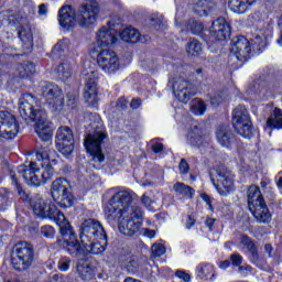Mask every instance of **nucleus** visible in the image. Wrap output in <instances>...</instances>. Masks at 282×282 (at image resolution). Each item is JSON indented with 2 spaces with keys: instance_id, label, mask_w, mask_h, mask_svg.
I'll list each match as a JSON object with an SVG mask.
<instances>
[{
  "instance_id": "obj_1",
  "label": "nucleus",
  "mask_w": 282,
  "mask_h": 282,
  "mask_svg": "<svg viewBox=\"0 0 282 282\" xmlns=\"http://www.w3.org/2000/svg\"><path fill=\"white\" fill-rule=\"evenodd\" d=\"M11 185L18 193V197L29 204L33 215L40 219H50L54 221L59 228L61 237L56 238L55 246L64 250L66 254L78 259V257H87L89 254H102L109 246V237L107 234L99 236L97 239H90V245L85 243L84 240L78 238L76 229L72 223L65 217V214L58 209L52 199H45L41 196H30V192L23 188V184L19 182L15 171H10Z\"/></svg>"
},
{
  "instance_id": "obj_2",
  "label": "nucleus",
  "mask_w": 282,
  "mask_h": 282,
  "mask_svg": "<svg viewBox=\"0 0 282 282\" xmlns=\"http://www.w3.org/2000/svg\"><path fill=\"white\" fill-rule=\"evenodd\" d=\"M120 187H112L109 189L113 195L108 202V206L105 208L107 219L116 221V219L122 218L124 213H130L127 217H123L119 224V232L123 237H133L137 232H140L142 228V213L139 207H132L133 204V192L132 191H120Z\"/></svg>"
},
{
  "instance_id": "obj_3",
  "label": "nucleus",
  "mask_w": 282,
  "mask_h": 282,
  "mask_svg": "<svg viewBox=\"0 0 282 282\" xmlns=\"http://www.w3.org/2000/svg\"><path fill=\"white\" fill-rule=\"evenodd\" d=\"M19 113L25 122H35V133L42 142H50L54 138L53 123L47 121V112L41 107L39 97L25 93L19 106Z\"/></svg>"
},
{
  "instance_id": "obj_4",
  "label": "nucleus",
  "mask_w": 282,
  "mask_h": 282,
  "mask_svg": "<svg viewBox=\"0 0 282 282\" xmlns=\"http://www.w3.org/2000/svg\"><path fill=\"white\" fill-rule=\"evenodd\" d=\"M35 158L36 161L31 162L29 165H19L17 171L28 186L39 188V186H44L47 182H52L54 173H56L54 166L58 164V160L51 159L50 154L43 150L36 151Z\"/></svg>"
},
{
  "instance_id": "obj_5",
  "label": "nucleus",
  "mask_w": 282,
  "mask_h": 282,
  "mask_svg": "<svg viewBox=\"0 0 282 282\" xmlns=\"http://www.w3.org/2000/svg\"><path fill=\"white\" fill-rule=\"evenodd\" d=\"M78 13L79 21L76 19V9L72 4L62 6L57 12L59 28L64 32H74L77 25L91 28L98 20V14H100V4L97 0H88V2L79 7Z\"/></svg>"
},
{
  "instance_id": "obj_6",
  "label": "nucleus",
  "mask_w": 282,
  "mask_h": 282,
  "mask_svg": "<svg viewBox=\"0 0 282 282\" xmlns=\"http://www.w3.org/2000/svg\"><path fill=\"white\" fill-rule=\"evenodd\" d=\"M271 41L272 33L270 31L256 35L251 44L246 36H236L230 42V52L236 56L237 61L246 63L250 58V54H252V47L256 52H265Z\"/></svg>"
},
{
  "instance_id": "obj_7",
  "label": "nucleus",
  "mask_w": 282,
  "mask_h": 282,
  "mask_svg": "<svg viewBox=\"0 0 282 282\" xmlns=\"http://www.w3.org/2000/svg\"><path fill=\"white\" fill-rule=\"evenodd\" d=\"M36 261V250L32 242L18 241L11 251L10 265L15 272H28Z\"/></svg>"
},
{
  "instance_id": "obj_8",
  "label": "nucleus",
  "mask_w": 282,
  "mask_h": 282,
  "mask_svg": "<svg viewBox=\"0 0 282 282\" xmlns=\"http://www.w3.org/2000/svg\"><path fill=\"white\" fill-rule=\"evenodd\" d=\"M248 209L258 224H270L272 214L268 208L265 198L261 193V188L257 185H251L247 189Z\"/></svg>"
},
{
  "instance_id": "obj_9",
  "label": "nucleus",
  "mask_w": 282,
  "mask_h": 282,
  "mask_svg": "<svg viewBox=\"0 0 282 282\" xmlns=\"http://www.w3.org/2000/svg\"><path fill=\"white\" fill-rule=\"evenodd\" d=\"M231 124L236 133L245 140H252L256 133L254 123L248 108L243 105H238L231 115Z\"/></svg>"
},
{
  "instance_id": "obj_10",
  "label": "nucleus",
  "mask_w": 282,
  "mask_h": 282,
  "mask_svg": "<svg viewBox=\"0 0 282 282\" xmlns=\"http://www.w3.org/2000/svg\"><path fill=\"white\" fill-rule=\"evenodd\" d=\"M109 135L107 132L95 130L93 133L87 134L84 140V148L86 153L90 155L93 169L100 171V164L105 162V153H102V143L107 140Z\"/></svg>"
},
{
  "instance_id": "obj_11",
  "label": "nucleus",
  "mask_w": 282,
  "mask_h": 282,
  "mask_svg": "<svg viewBox=\"0 0 282 282\" xmlns=\"http://www.w3.org/2000/svg\"><path fill=\"white\" fill-rule=\"evenodd\" d=\"M51 197L59 208H72L76 197L72 189V183L65 177L55 178L51 184Z\"/></svg>"
},
{
  "instance_id": "obj_12",
  "label": "nucleus",
  "mask_w": 282,
  "mask_h": 282,
  "mask_svg": "<svg viewBox=\"0 0 282 282\" xmlns=\"http://www.w3.org/2000/svg\"><path fill=\"white\" fill-rule=\"evenodd\" d=\"M230 34H232V26L226 20V18H218L213 21L210 28L207 30V34L203 35V41L208 47L219 43L221 41H229Z\"/></svg>"
},
{
  "instance_id": "obj_13",
  "label": "nucleus",
  "mask_w": 282,
  "mask_h": 282,
  "mask_svg": "<svg viewBox=\"0 0 282 282\" xmlns=\"http://www.w3.org/2000/svg\"><path fill=\"white\" fill-rule=\"evenodd\" d=\"M41 93L52 111L55 113L63 111V107H65V95L61 86L52 82H44L41 86Z\"/></svg>"
},
{
  "instance_id": "obj_14",
  "label": "nucleus",
  "mask_w": 282,
  "mask_h": 282,
  "mask_svg": "<svg viewBox=\"0 0 282 282\" xmlns=\"http://www.w3.org/2000/svg\"><path fill=\"white\" fill-rule=\"evenodd\" d=\"M209 177L213 186L218 191L219 195H227L232 191L234 181L232 177H230V171L226 165H215L209 171Z\"/></svg>"
},
{
  "instance_id": "obj_15",
  "label": "nucleus",
  "mask_w": 282,
  "mask_h": 282,
  "mask_svg": "<svg viewBox=\"0 0 282 282\" xmlns=\"http://www.w3.org/2000/svg\"><path fill=\"white\" fill-rule=\"evenodd\" d=\"M55 147L64 158H72L76 149V139L74 138V130L69 126H61L55 134Z\"/></svg>"
},
{
  "instance_id": "obj_16",
  "label": "nucleus",
  "mask_w": 282,
  "mask_h": 282,
  "mask_svg": "<svg viewBox=\"0 0 282 282\" xmlns=\"http://www.w3.org/2000/svg\"><path fill=\"white\" fill-rule=\"evenodd\" d=\"M7 21L11 28H17L18 39H20L23 50L32 52L34 47V35L32 34V30L25 29V26L21 25L23 17L19 13H11L8 15Z\"/></svg>"
},
{
  "instance_id": "obj_17",
  "label": "nucleus",
  "mask_w": 282,
  "mask_h": 282,
  "mask_svg": "<svg viewBox=\"0 0 282 282\" xmlns=\"http://www.w3.org/2000/svg\"><path fill=\"white\" fill-rule=\"evenodd\" d=\"M172 91L180 102H189L194 96H197V90L191 80L182 77L173 79Z\"/></svg>"
},
{
  "instance_id": "obj_18",
  "label": "nucleus",
  "mask_w": 282,
  "mask_h": 282,
  "mask_svg": "<svg viewBox=\"0 0 282 282\" xmlns=\"http://www.w3.org/2000/svg\"><path fill=\"white\" fill-rule=\"evenodd\" d=\"M19 121L10 111H0V138L14 140L19 134Z\"/></svg>"
},
{
  "instance_id": "obj_19",
  "label": "nucleus",
  "mask_w": 282,
  "mask_h": 282,
  "mask_svg": "<svg viewBox=\"0 0 282 282\" xmlns=\"http://www.w3.org/2000/svg\"><path fill=\"white\" fill-rule=\"evenodd\" d=\"M102 235H107L102 224L97 219L88 218L80 224L79 235H77V237L80 241H83V237H86L89 241L91 239H98L99 237H102Z\"/></svg>"
},
{
  "instance_id": "obj_20",
  "label": "nucleus",
  "mask_w": 282,
  "mask_h": 282,
  "mask_svg": "<svg viewBox=\"0 0 282 282\" xmlns=\"http://www.w3.org/2000/svg\"><path fill=\"white\" fill-rule=\"evenodd\" d=\"M216 139L219 144H221L225 149H239L242 147L243 142L241 139L237 138V134L232 132L230 126L220 124L216 130Z\"/></svg>"
},
{
  "instance_id": "obj_21",
  "label": "nucleus",
  "mask_w": 282,
  "mask_h": 282,
  "mask_svg": "<svg viewBox=\"0 0 282 282\" xmlns=\"http://www.w3.org/2000/svg\"><path fill=\"white\" fill-rule=\"evenodd\" d=\"M97 65L106 74H116L120 69V58L111 50H101L97 55Z\"/></svg>"
},
{
  "instance_id": "obj_22",
  "label": "nucleus",
  "mask_w": 282,
  "mask_h": 282,
  "mask_svg": "<svg viewBox=\"0 0 282 282\" xmlns=\"http://www.w3.org/2000/svg\"><path fill=\"white\" fill-rule=\"evenodd\" d=\"M98 80H100V74L97 70L90 72L86 77L84 98L90 107L98 105Z\"/></svg>"
},
{
  "instance_id": "obj_23",
  "label": "nucleus",
  "mask_w": 282,
  "mask_h": 282,
  "mask_svg": "<svg viewBox=\"0 0 282 282\" xmlns=\"http://www.w3.org/2000/svg\"><path fill=\"white\" fill-rule=\"evenodd\" d=\"M18 50L0 40V76H3V68L10 69L12 61H19L25 53H17Z\"/></svg>"
},
{
  "instance_id": "obj_24",
  "label": "nucleus",
  "mask_w": 282,
  "mask_h": 282,
  "mask_svg": "<svg viewBox=\"0 0 282 282\" xmlns=\"http://www.w3.org/2000/svg\"><path fill=\"white\" fill-rule=\"evenodd\" d=\"M196 281H209L215 282L217 280V271H215V264L210 262H200L195 268Z\"/></svg>"
},
{
  "instance_id": "obj_25",
  "label": "nucleus",
  "mask_w": 282,
  "mask_h": 282,
  "mask_svg": "<svg viewBox=\"0 0 282 282\" xmlns=\"http://www.w3.org/2000/svg\"><path fill=\"white\" fill-rule=\"evenodd\" d=\"M118 261L119 265L128 272H138V268H140L138 258L129 250L122 249L119 254Z\"/></svg>"
},
{
  "instance_id": "obj_26",
  "label": "nucleus",
  "mask_w": 282,
  "mask_h": 282,
  "mask_svg": "<svg viewBox=\"0 0 282 282\" xmlns=\"http://www.w3.org/2000/svg\"><path fill=\"white\" fill-rule=\"evenodd\" d=\"M118 42L116 31L111 26H101L97 32V45L99 47H109Z\"/></svg>"
},
{
  "instance_id": "obj_27",
  "label": "nucleus",
  "mask_w": 282,
  "mask_h": 282,
  "mask_svg": "<svg viewBox=\"0 0 282 282\" xmlns=\"http://www.w3.org/2000/svg\"><path fill=\"white\" fill-rule=\"evenodd\" d=\"M187 140L192 147L195 149H202L206 144V135L204 134V128L199 126H194L187 135Z\"/></svg>"
},
{
  "instance_id": "obj_28",
  "label": "nucleus",
  "mask_w": 282,
  "mask_h": 282,
  "mask_svg": "<svg viewBox=\"0 0 282 282\" xmlns=\"http://www.w3.org/2000/svg\"><path fill=\"white\" fill-rule=\"evenodd\" d=\"M77 274L82 281H94L96 279V269L91 263L87 262L86 260H79L77 262Z\"/></svg>"
},
{
  "instance_id": "obj_29",
  "label": "nucleus",
  "mask_w": 282,
  "mask_h": 282,
  "mask_svg": "<svg viewBox=\"0 0 282 282\" xmlns=\"http://www.w3.org/2000/svg\"><path fill=\"white\" fill-rule=\"evenodd\" d=\"M267 127L271 131H281L282 129V110L274 108L269 118L267 119Z\"/></svg>"
},
{
  "instance_id": "obj_30",
  "label": "nucleus",
  "mask_w": 282,
  "mask_h": 282,
  "mask_svg": "<svg viewBox=\"0 0 282 282\" xmlns=\"http://www.w3.org/2000/svg\"><path fill=\"white\" fill-rule=\"evenodd\" d=\"M17 73L19 78H32L36 74V64L33 62H23L18 64Z\"/></svg>"
},
{
  "instance_id": "obj_31",
  "label": "nucleus",
  "mask_w": 282,
  "mask_h": 282,
  "mask_svg": "<svg viewBox=\"0 0 282 282\" xmlns=\"http://www.w3.org/2000/svg\"><path fill=\"white\" fill-rule=\"evenodd\" d=\"M140 31L133 26H128L120 33L121 41L131 43V45H135L140 41Z\"/></svg>"
},
{
  "instance_id": "obj_32",
  "label": "nucleus",
  "mask_w": 282,
  "mask_h": 282,
  "mask_svg": "<svg viewBox=\"0 0 282 282\" xmlns=\"http://www.w3.org/2000/svg\"><path fill=\"white\" fill-rule=\"evenodd\" d=\"M65 50H67V45H65V39L58 40L52 47L51 53L47 54V57L52 58L53 61H61V58L65 57Z\"/></svg>"
},
{
  "instance_id": "obj_33",
  "label": "nucleus",
  "mask_w": 282,
  "mask_h": 282,
  "mask_svg": "<svg viewBox=\"0 0 282 282\" xmlns=\"http://www.w3.org/2000/svg\"><path fill=\"white\" fill-rule=\"evenodd\" d=\"M220 3H223V6L228 3L229 10L236 14H246V12L249 10L242 0H220Z\"/></svg>"
},
{
  "instance_id": "obj_34",
  "label": "nucleus",
  "mask_w": 282,
  "mask_h": 282,
  "mask_svg": "<svg viewBox=\"0 0 282 282\" xmlns=\"http://www.w3.org/2000/svg\"><path fill=\"white\" fill-rule=\"evenodd\" d=\"M240 243L247 248L253 259H259V248L257 247L254 240L250 238V236L242 234L240 236Z\"/></svg>"
},
{
  "instance_id": "obj_35",
  "label": "nucleus",
  "mask_w": 282,
  "mask_h": 282,
  "mask_svg": "<svg viewBox=\"0 0 282 282\" xmlns=\"http://www.w3.org/2000/svg\"><path fill=\"white\" fill-rule=\"evenodd\" d=\"M186 52L188 56H194V57L202 56V52H204L202 47V42H199V40L195 37H191L189 42L186 45Z\"/></svg>"
},
{
  "instance_id": "obj_36",
  "label": "nucleus",
  "mask_w": 282,
  "mask_h": 282,
  "mask_svg": "<svg viewBox=\"0 0 282 282\" xmlns=\"http://www.w3.org/2000/svg\"><path fill=\"white\" fill-rule=\"evenodd\" d=\"M173 188L178 195H184V197H188V199H193V197H195V188L191 185L177 182L174 184Z\"/></svg>"
},
{
  "instance_id": "obj_37",
  "label": "nucleus",
  "mask_w": 282,
  "mask_h": 282,
  "mask_svg": "<svg viewBox=\"0 0 282 282\" xmlns=\"http://www.w3.org/2000/svg\"><path fill=\"white\" fill-rule=\"evenodd\" d=\"M80 105V94L78 90H70L66 94V107L72 111H76Z\"/></svg>"
},
{
  "instance_id": "obj_38",
  "label": "nucleus",
  "mask_w": 282,
  "mask_h": 282,
  "mask_svg": "<svg viewBox=\"0 0 282 282\" xmlns=\"http://www.w3.org/2000/svg\"><path fill=\"white\" fill-rule=\"evenodd\" d=\"M188 30L194 34L195 36H200L202 41H204V34H208V30L204 29V23L197 20H192L188 23Z\"/></svg>"
},
{
  "instance_id": "obj_39",
  "label": "nucleus",
  "mask_w": 282,
  "mask_h": 282,
  "mask_svg": "<svg viewBox=\"0 0 282 282\" xmlns=\"http://www.w3.org/2000/svg\"><path fill=\"white\" fill-rule=\"evenodd\" d=\"M0 210H6L8 206H12V192L9 188H0Z\"/></svg>"
},
{
  "instance_id": "obj_40",
  "label": "nucleus",
  "mask_w": 282,
  "mask_h": 282,
  "mask_svg": "<svg viewBox=\"0 0 282 282\" xmlns=\"http://www.w3.org/2000/svg\"><path fill=\"white\" fill-rule=\"evenodd\" d=\"M56 74L61 80H69V78H72V68L69 67V64H58L56 67Z\"/></svg>"
},
{
  "instance_id": "obj_41",
  "label": "nucleus",
  "mask_w": 282,
  "mask_h": 282,
  "mask_svg": "<svg viewBox=\"0 0 282 282\" xmlns=\"http://www.w3.org/2000/svg\"><path fill=\"white\" fill-rule=\"evenodd\" d=\"M40 232L44 239H54L56 236V229L52 225H44L41 227Z\"/></svg>"
},
{
  "instance_id": "obj_42",
  "label": "nucleus",
  "mask_w": 282,
  "mask_h": 282,
  "mask_svg": "<svg viewBox=\"0 0 282 282\" xmlns=\"http://www.w3.org/2000/svg\"><path fill=\"white\" fill-rule=\"evenodd\" d=\"M151 250H152L153 259H158L166 253V247H164V245H162V243L152 245Z\"/></svg>"
},
{
  "instance_id": "obj_43",
  "label": "nucleus",
  "mask_w": 282,
  "mask_h": 282,
  "mask_svg": "<svg viewBox=\"0 0 282 282\" xmlns=\"http://www.w3.org/2000/svg\"><path fill=\"white\" fill-rule=\"evenodd\" d=\"M206 102L198 101L196 105L192 106L191 111L194 113V116H204V113H206Z\"/></svg>"
},
{
  "instance_id": "obj_44",
  "label": "nucleus",
  "mask_w": 282,
  "mask_h": 282,
  "mask_svg": "<svg viewBox=\"0 0 282 282\" xmlns=\"http://www.w3.org/2000/svg\"><path fill=\"white\" fill-rule=\"evenodd\" d=\"M128 107L129 100L124 96L119 97L115 104V108L117 111H127Z\"/></svg>"
},
{
  "instance_id": "obj_45",
  "label": "nucleus",
  "mask_w": 282,
  "mask_h": 282,
  "mask_svg": "<svg viewBox=\"0 0 282 282\" xmlns=\"http://www.w3.org/2000/svg\"><path fill=\"white\" fill-rule=\"evenodd\" d=\"M70 265H72V260L67 257H63L57 262V269L59 270V272H67Z\"/></svg>"
},
{
  "instance_id": "obj_46",
  "label": "nucleus",
  "mask_w": 282,
  "mask_h": 282,
  "mask_svg": "<svg viewBox=\"0 0 282 282\" xmlns=\"http://www.w3.org/2000/svg\"><path fill=\"white\" fill-rule=\"evenodd\" d=\"M178 171L181 175H186L191 171V165H188V161H186V159H181L178 164Z\"/></svg>"
},
{
  "instance_id": "obj_47",
  "label": "nucleus",
  "mask_w": 282,
  "mask_h": 282,
  "mask_svg": "<svg viewBox=\"0 0 282 282\" xmlns=\"http://www.w3.org/2000/svg\"><path fill=\"white\" fill-rule=\"evenodd\" d=\"M230 263L234 265V268H239L241 263H243V257H241L239 253H232L230 256Z\"/></svg>"
},
{
  "instance_id": "obj_48",
  "label": "nucleus",
  "mask_w": 282,
  "mask_h": 282,
  "mask_svg": "<svg viewBox=\"0 0 282 282\" xmlns=\"http://www.w3.org/2000/svg\"><path fill=\"white\" fill-rule=\"evenodd\" d=\"M200 198L208 206V210H215V207L213 206V197H210V195L207 193H200Z\"/></svg>"
},
{
  "instance_id": "obj_49",
  "label": "nucleus",
  "mask_w": 282,
  "mask_h": 282,
  "mask_svg": "<svg viewBox=\"0 0 282 282\" xmlns=\"http://www.w3.org/2000/svg\"><path fill=\"white\" fill-rule=\"evenodd\" d=\"M175 276L177 279H181V281H184V282H191V275L184 271V270H176L175 271Z\"/></svg>"
},
{
  "instance_id": "obj_50",
  "label": "nucleus",
  "mask_w": 282,
  "mask_h": 282,
  "mask_svg": "<svg viewBox=\"0 0 282 282\" xmlns=\"http://www.w3.org/2000/svg\"><path fill=\"white\" fill-rule=\"evenodd\" d=\"M86 118H88L91 122H96L97 124H100L102 118L100 117V113L98 112H86Z\"/></svg>"
},
{
  "instance_id": "obj_51",
  "label": "nucleus",
  "mask_w": 282,
  "mask_h": 282,
  "mask_svg": "<svg viewBox=\"0 0 282 282\" xmlns=\"http://www.w3.org/2000/svg\"><path fill=\"white\" fill-rule=\"evenodd\" d=\"M152 23V28H155V30H164V22L160 18H152L150 19Z\"/></svg>"
},
{
  "instance_id": "obj_52",
  "label": "nucleus",
  "mask_w": 282,
  "mask_h": 282,
  "mask_svg": "<svg viewBox=\"0 0 282 282\" xmlns=\"http://www.w3.org/2000/svg\"><path fill=\"white\" fill-rule=\"evenodd\" d=\"M140 107H142V98L140 97L132 98L130 101V109L135 110V109H140Z\"/></svg>"
},
{
  "instance_id": "obj_53",
  "label": "nucleus",
  "mask_w": 282,
  "mask_h": 282,
  "mask_svg": "<svg viewBox=\"0 0 282 282\" xmlns=\"http://www.w3.org/2000/svg\"><path fill=\"white\" fill-rule=\"evenodd\" d=\"M151 151L155 154L162 153L164 151V143L155 142L151 145Z\"/></svg>"
},
{
  "instance_id": "obj_54",
  "label": "nucleus",
  "mask_w": 282,
  "mask_h": 282,
  "mask_svg": "<svg viewBox=\"0 0 282 282\" xmlns=\"http://www.w3.org/2000/svg\"><path fill=\"white\" fill-rule=\"evenodd\" d=\"M215 221H217V219L212 217L206 218L205 226L206 228H208L209 232H213V230H215Z\"/></svg>"
},
{
  "instance_id": "obj_55",
  "label": "nucleus",
  "mask_w": 282,
  "mask_h": 282,
  "mask_svg": "<svg viewBox=\"0 0 282 282\" xmlns=\"http://www.w3.org/2000/svg\"><path fill=\"white\" fill-rule=\"evenodd\" d=\"M256 237H263V235H268V228L265 226L256 227Z\"/></svg>"
},
{
  "instance_id": "obj_56",
  "label": "nucleus",
  "mask_w": 282,
  "mask_h": 282,
  "mask_svg": "<svg viewBox=\"0 0 282 282\" xmlns=\"http://www.w3.org/2000/svg\"><path fill=\"white\" fill-rule=\"evenodd\" d=\"M155 235H158V231H155L154 229H144V237H148V239H155Z\"/></svg>"
},
{
  "instance_id": "obj_57",
  "label": "nucleus",
  "mask_w": 282,
  "mask_h": 282,
  "mask_svg": "<svg viewBox=\"0 0 282 282\" xmlns=\"http://www.w3.org/2000/svg\"><path fill=\"white\" fill-rule=\"evenodd\" d=\"M231 265L230 260H223L219 262L218 268L220 270H228V268Z\"/></svg>"
},
{
  "instance_id": "obj_58",
  "label": "nucleus",
  "mask_w": 282,
  "mask_h": 282,
  "mask_svg": "<svg viewBox=\"0 0 282 282\" xmlns=\"http://www.w3.org/2000/svg\"><path fill=\"white\" fill-rule=\"evenodd\" d=\"M194 3L197 8H206L210 3V0H194Z\"/></svg>"
},
{
  "instance_id": "obj_59",
  "label": "nucleus",
  "mask_w": 282,
  "mask_h": 282,
  "mask_svg": "<svg viewBox=\"0 0 282 282\" xmlns=\"http://www.w3.org/2000/svg\"><path fill=\"white\" fill-rule=\"evenodd\" d=\"M195 224H197V220L195 219V217L188 216L186 228L188 230H191V228H193V226H195Z\"/></svg>"
},
{
  "instance_id": "obj_60",
  "label": "nucleus",
  "mask_w": 282,
  "mask_h": 282,
  "mask_svg": "<svg viewBox=\"0 0 282 282\" xmlns=\"http://www.w3.org/2000/svg\"><path fill=\"white\" fill-rule=\"evenodd\" d=\"M213 107H219L221 105V97L214 96L210 98Z\"/></svg>"
},
{
  "instance_id": "obj_61",
  "label": "nucleus",
  "mask_w": 282,
  "mask_h": 282,
  "mask_svg": "<svg viewBox=\"0 0 282 282\" xmlns=\"http://www.w3.org/2000/svg\"><path fill=\"white\" fill-rule=\"evenodd\" d=\"M264 252H267V254H269V257H272V252H274V247H272L271 243H265Z\"/></svg>"
},
{
  "instance_id": "obj_62",
  "label": "nucleus",
  "mask_w": 282,
  "mask_h": 282,
  "mask_svg": "<svg viewBox=\"0 0 282 282\" xmlns=\"http://www.w3.org/2000/svg\"><path fill=\"white\" fill-rule=\"evenodd\" d=\"M141 204H143V206H151V197L143 194L141 196Z\"/></svg>"
},
{
  "instance_id": "obj_63",
  "label": "nucleus",
  "mask_w": 282,
  "mask_h": 282,
  "mask_svg": "<svg viewBox=\"0 0 282 282\" xmlns=\"http://www.w3.org/2000/svg\"><path fill=\"white\" fill-rule=\"evenodd\" d=\"M39 14H47V6L45 3L39 6Z\"/></svg>"
},
{
  "instance_id": "obj_64",
  "label": "nucleus",
  "mask_w": 282,
  "mask_h": 282,
  "mask_svg": "<svg viewBox=\"0 0 282 282\" xmlns=\"http://www.w3.org/2000/svg\"><path fill=\"white\" fill-rule=\"evenodd\" d=\"M243 1V3L248 7V8H250V6H253V3H257V0H242Z\"/></svg>"
}]
</instances>
